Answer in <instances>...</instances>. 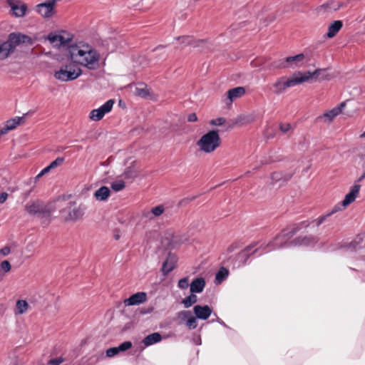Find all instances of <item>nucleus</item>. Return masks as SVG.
I'll return each mask as SVG.
<instances>
[{"label":"nucleus","instance_id":"6e6552de","mask_svg":"<svg viewBox=\"0 0 365 365\" xmlns=\"http://www.w3.org/2000/svg\"><path fill=\"white\" fill-rule=\"evenodd\" d=\"M297 73H295L292 78L282 76L278 78L272 85V91L274 94L279 95L285 92L287 88L296 86L300 84Z\"/></svg>","mask_w":365,"mask_h":365},{"label":"nucleus","instance_id":"37998d69","mask_svg":"<svg viewBox=\"0 0 365 365\" xmlns=\"http://www.w3.org/2000/svg\"><path fill=\"white\" fill-rule=\"evenodd\" d=\"M119 351L118 350L117 346L109 348L106 351V357H113L115 355L118 354Z\"/></svg>","mask_w":365,"mask_h":365},{"label":"nucleus","instance_id":"5701e85b","mask_svg":"<svg viewBox=\"0 0 365 365\" xmlns=\"http://www.w3.org/2000/svg\"><path fill=\"white\" fill-rule=\"evenodd\" d=\"M162 340V336L158 332H154L153 334H150L148 336H146L143 339V344L145 345V346H149L154 344L158 343Z\"/></svg>","mask_w":365,"mask_h":365},{"label":"nucleus","instance_id":"dca6fc26","mask_svg":"<svg viewBox=\"0 0 365 365\" xmlns=\"http://www.w3.org/2000/svg\"><path fill=\"white\" fill-rule=\"evenodd\" d=\"M177 40L180 42L181 45V46L180 47V49H182L184 47L187 46L199 47L201 45L205 43V41L204 40H195L192 38V36H179L177 38Z\"/></svg>","mask_w":365,"mask_h":365},{"label":"nucleus","instance_id":"49530a36","mask_svg":"<svg viewBox=\"0 0 365 365\" xmlns=\"http://www.w3.org/2000/svg\"><path fill=\"white\" fill-rule=\"evenodd\" d=\"M225 123V118H215V119H212L210 121V123L211 125H212L219 126V125H223Z\"/></svg>","mask_w":365,"mask_h":365},{"label":"nucleus","instance_id":"4468645a","mask_svg":"<svg viewBox=\"0 0 365 365\" xmlns=\"http://www.w3.org/2000/svg\"><path fill=\"white\" fill-rule=\"evenodd\" d=\"M7 4L11 7L13 14L16 17H22L26 14L27 6L19 0H7Z\"/></svg>","mask_w":365,"mask_h":365},{"label":"nucleus","instance_id":"a211bd4d","mask_svg":"<svg viewBox=\"0 0 365 365\" xmlns=\"http://www.w3.org/2000/svg\"><path fill=\"white\" fill-rule=\"evenodd\" d=\"M193 312L197 319L206 320L211 315L212 309L208 305H195Z\"/></svg>","mask_w":365,"mask_h":365},{"label":"nucleus","instance_id":"423d86ee","mask_svg":"<svg viewBox=\"0 0 365 365\" xmlns=\"http://www.w3.org/2000/svg\"><path fill=\"white\" fill-rule=\"evenodd\" d=\"M220 144L221 139L217 130H210L197 142L200 150L205 153L215 151Z\"/></svg>","mask_w":365,"mask_h":365},{"label":"nucleus","instance_id":"9b49d317","mask_svg":"<svg viewBox=\"0 0 365 365\" xmlns=\"http://www.w3.org/2000/svg\"><path fill=\"white\" fill-rule=\"evenodd\" d=\"M114 103L115 101L113 99L107 101L98 108L93 109L91 111L89 115L90 118L94 121H98L101 120L106 113L110 112Z\"/></svg>","mask_w":365,"mask_h":365},{"label":"nucleus","instance_id":"7c9ffc66","mask_svg":"<svg viewBox=\"0 0 365 365\" xmlns=\"http://www.w3.org/2000/svg\"><path fill=\"white\" fill-rule=\"evenodd\" d=\"M338 115V110L334 108L325 112L322 115L319 116L318 118L320 120L322 118H326L327 119L328 122L330 123Z\"/></svg>","mask_w":365,"mask_h":365},{"label":"nucleus","instance_id":"cd10ccee","mask_svg":"<svg viewBox=\"0 0 365 365\" xmlns=\"http://www.w3.org/2000/svg\"><path fill=\"white\" fill-rule=\"evenodd\" d=\"M29 308V304L26 300L19 299L16 303L15 314H23Z\"/></svg>","mask_w":365,"mask_h":365},{"label":"nucleus","instance_id":"864d4df0","mask_svg":"<svg viewBox=\"0 0 365 365\" xmlns=\"http://www.w3.org/2000/svg\"><path fill=\"white\" fill-rule=\"evenodd\" d=\"M8 194L5 192H3L0 194V204H3L4 202H5V201L7 200L8 198Z\"/></svg>","mask_w":365,"mask_h":365},{"label":"nucleus","instance_id":"473e14b6","mask_svg":"<svg viewBox=\"0 0 365 365\" xmlns=\"http://www.w3.org/2000/svg\"><path fill=\"white\" fill-rule=\"evenodd\" d=\"M228 274V270L225 267H221L216 274L215 280L218 282H221L227 277Z\"/></svg>","mask_w":365,"mask_h":365},{"label":"nucleus","instance_id":"1a4fd4ad","mask_svg":"<svg viewBox=\"0 0 365 365\" xmlns=\"http://www.w3.org/2000/svg\"><path fill=\"white\" fill-rule=\"evenodd\" d=\"M25 210L30 215H37L41 218H48L51 215L49 208L39 201L27 203L25 206Z\"/></svg>","mask_w":365,"mask_h":365},{"label":"nucleus","instance_id":"2f4dec72","mask_svg":"<svg viewBox=\"0 0 365 365\" xmlns=\"http://www.w3.org/2000/svg\"><path fill=\"white\" fill-rule=\"evenodd\" d=\"M197 301V297L194 293H192L188 297H185L182 299V303L183 304L185 308L190 307L192 304L196 303Z\"/></svg>","mask_w":365,"mask_h":365},{"label":"nucleus","instance_id":"c9c22d12","mask_svg":"<svg viewBox=\"0 0 365 365\" xmlns=\"http://www.w3.org/2000/svg\"><path fill=\"white\" fill-rule=\"evenodd\" d=\"M292 174L286 175L284 177H282V174L281 173H273L272 174V180L274 181H279L283 180L284 181H287L292 178Z\"/></svg>","mask_w":365,"mask_h":365},{"label":"nucleus","instance_id":"e2e57ef3","mask_svg":"<svg viewBox=\"0 0 365 365\" xmlns=\"http://www.w3.org/2000/svg\"><path fill=\"white\" fill-rule=\"evenodd\" d=\"M120 235H119L118 232H116V233H115V234H114V238H115L116 240H119V239H120Z\"/></svg>","mask_w":365,"mask_h":365},{"label":"nucleus","instance_id":"a19ab883","mask_svg":"<svg viewBox=\"0 0 365 365\" xmlns=\"http://www.w3.org/2000/svg\"><path fill=\"white\" fill-rule=\"evenodd\" d=\"M133 344L130 341H126L120 344L118 346H117L118 350L120 352L125 351L132 347Z\"/></svg>","mask_w":365,"mask_h":365},{"label":"nucleus","instance_id":"9d476101","mask_svg":"<svg viewBox=\"0 0 365 365\" xmlns=\"http://www.w3.org/2000/svg\"><path fill=\"white\" fill-rule=\"evenodd\" d=\"M326 69L317 68L313 72H297L299 79L301 80L300 84L304 82H307L312 78L315 81L327 79L329 76L326 73Z\"/></svg>","mask_w":365,"mask_h":365},{"label":"nucleus","instance_id":"de8ad7c7","mask_svg":"<svg viewBox=\"0 0 365 365\" xmlns=\"http://www.w3.org/2000/svg\"><path fill=\"white\" fill-rule=\"evenodd\" d=\"M63 361H64V359L63 357H58V358L50 359L48 361V364H49V365H60Z\"/></svg>","mask_w":365,"mask_h":365},{"label":"nucleus","instance_id":"09e8293b","mask_svg":"<svg viewBox=\"0 0 365 365\" xmlns=\"http://www.w3.org/2000/svg\"><path fill=\"white\" fill-rule=\"evenodd\" d=\"M135 93L138 96L143 98L146 97L149 93L147 89L140 88H137L135 90Z\"/></svg>","mask_w":365,"mask_h":365},{"label":"nucleus","instance_id":"c03bdc74","mask_svg":"<svg viewBox=\"0 0 365 365\" xmlns=\"http://www.w3.org/2000/svg\"><path fill=\"white\" fill-rule=\"evenodd\" d=\"M178 286L181 289H185L189 286L188 277H184L178 281Z\"/></svg>","mask_w":365,"mask_h":365},{"label":"nucleus","instance_id":"79ce46f5","mask_svg":"<svg viewBox=\"0 0 365 365\" xmlns=\"http://www.w3.org/2000/svg\"><path fill=\"white\" fill-rule=\"evenodd\" d=\"M64 158L62 157H58L56 160L52 161L49 165L48 167L51 170L57 168L58 166L61 165L64 162Z\"/></svg>","mask_w":365,"mask_h":365},{"label":"nucleus","instance_id":"39448f33","mask_svg":"<svg viewBox=\"0 0 365 365\" xmlns=\"http://www.w3.org/2000/svg\"><path fill=\"white\" fill-rule=\"evenodd\" d=\"M28 36L21 34L11 33L6 41H0V60H4L13 53L17 46L24 43Z\"/></svg>","mask_w":365,"mask_h":365},{"label":"nucleus","instance_id":"f704fd0d","mask_svg":"<svg viewBox=\"0 0 365 365\" xmlns=\"http://www.w3.org/2000/svg\"><path fill=\"white\" fill-rule=\"evenodd\" d=\"M123 175L126 179H134L137 177V172L133 167L130 166L125 170Z\"/></svg>","mask_w":365,"mask_h":365},{"label":"nucleus","instance_id":"4be33fe9","mask_svg":"<svg viewBox=\"0 0 365 365\" xmlns=\"http://www.w3.org/2000/svg\"><path fill=\"white\" fill-rule=\"evenodd\" d=\"M205 287V280L202 277L195 278L190 284L191 293H201Z\"/></svg>","mask_w":365,"mask_h":365},{"label":"nucleus","instance_id":"680f3d73","mask_svg":"<svg viewBox=\"0 0 365 365\" xmlns=\"http://www.w3.org/2000/svg\"><path fill=\"white\" fill-rule=\"evenodd\" d=\"M365 178V170L363 172L359 178L358 181L360 182Z\"/></svg>","mask_w":365,"mask_h":365},{"label":"nucleus","instance_id":"72a5a7b5","mask_svg":"<svg viewBox=\"0 0 365 365\" xmlns=\"http://www.w3.org/2000/svg\"><path fill=\"white\" fill-rule=\"evenodd\" d=\"M272 66L274 68L277 69H286L288 68L287 63L286 61V58H280L279 60L274 61L272 63Z\"/></svg>","mask_w":365,"mask_h":365},{"label":"nucleus","instance_id":"a878e982","mask_svg":"<svg viewBox=\"0 0 365 365\" xmlns=\"http://www.w3.org/2000/svg\"><path fill=\"white\" fill-rule=\"evenodd\" d=\"M245 93V89L243 87L234 88L227 91V98L230 101H232L234 99L243 96Z\"/></svg>","mask_w":365,"mask_h":365},{"label":"nucleus","instance_id":"bb28decb","mask_svg":"<svg viewBox=\"0 0 365 365\" xmlns=\"http://www.w3.org/2000/svg\"><path fill=\"white\" fill-rule=\"evenodd\" d=\"M110 193V191L108 187L102 186L96 191L94 196L98 200L103 201L109 197Z\"/></svg>","mask_w":365,"mask_h":365},{"label":"nucleus","instance_id":"0eeeda50","mask_svg":"<svg viewBox=\"0 0 365 365\" xmlns=\"http://www.w3.org/2000/svg\"><path fill=\"white\" fill-rule=\"evenodd\" d=\"M360 187V185H354L351 187L350 192L345 195V197L343 200L341 205H335L330 212H328L326 214L319 216L316 220L317 227L320 226L326 220L327 217H330L331 215L336 213V212L341 210L342 207H345L347 205H350L351 202H353L359 192Z\"/></svg>","mask_w":365,"mask_h":365},{"label":"nucleus","instance_id":"7ed1b4c3","mask_svg":"<svg viewBox=\"0 0 365 365\" xmlns=\"http://www.w3.org/2000/svg\"><path fill=\"white\" fill-rule=\"evenodd\" d=\"M257 242H252L238 252L232 259L233 268H240L249 263V259L252 256L259 257L262 249L265 248L263 245L257 246Z\"/></svg>","mask_w":365,"mask_h":365},{"label":"nucleus","instance_id":"f8f14e48","mask_svg":"<svg viewBox=\"0 0 365 365\" xmlns=\"http://www.w3.org/2000/svg\"><path fill=\"white\" fill-rule=\"evenodd\" d=\"M48 40L53 44L54 46L61 47L66 46L72 40V36L66 31L60 33H50L48 36Z\"/></svg>","mask_w":365,"mask_h":365},{"label":"nucleus","instance_id":"69168bd1","mask_svg":"<svg viewBox=\"0 0 365 365\" xmlns=\"http://www.w3.org/2000/svg\"><path fill=\"white\" fill-rule=\"evenodd\" d=\"M195 343H196V344H197V345H199V344H201V339H200V337H198V339H197V340L196 341V342H195Z\"/></svg>","mask_w":365,"mask_h":365},{"label":"nucleus","instance_id":"e433bc0d","mask_svg":"<svg viewBox=\"0 0 365 365\" xmlns=\"http://www.w3.org/2000/svg\"><path fill=\"white\" fill-rule=\"evenodd\" d=\"M110 187L114 191L119 192L124 189L125 182L123 180H115L111 183Z\"/></svg>","mask_w":365,"mask_h":365},{"label":"nucleus","instance_id":"774afa93","mask_svg":"<svg viewBox=\"0 0 365 365\" xmlns=\"http://www.w3.org/2000/svg\"><path fill=\"white\" fill-rule=\"evenodd\" d=\"M195 198V197H192L189 198V199L188 198L187 199H185V200H182V202L185 201V200L191 201V200H194Z\"/></svg>","mask_w":365,"mask_h":365},{"label":"nucleus","instance_id":"6e6d98bb","mask_svg":"<svg viewBox=\"0 0 365 365\" xmlns=\"http://www.w3.org/2000/svg\"><path fill=\"white\" fill-rule=\"evenodd\" d=\"M345 106H346V103L341 102L336 107H334V109H336L338 110V114H340L341 113L343 108H344Z\"/></svg>","mask_w":365,"mask_h":365},{"label":"nucleus","instance_id":"bf43d9fd","mask_svg":"<svg viewBox=\"0 0 365 365\" xmlns=\"http://www.w3.org/2000/svg\"><path fill=\"white\" fill-rule=\"evenodd\" d=\"M153 309V308H150L148 309H141L140 313L143 314H148V313L152 312Z\"/></svg>","mask_w":365,"mask_h":365},{"label":"nucleus","instance_id":"f257e3e1","mask_svg":"<svg viewBox=\"0 0 365 365\" xmlns=\"http://www.w3.org/2000/svg\"><path fill=\"white\" fill-rule=\"evenodd\" d=\"M68 58L88 70H96L100 65L101 54L92 45L84 41L71 43L67 48Z\"/></svg>","mask_w":365,"mask_h":365},{"label":"nucleus","instance_id":"4c0bfd02","mask_svg":"<svg viewBox=\"0 0 365 365\" xmlns=\"http://www.w3.org/2000/svg\"><path fill=\"white\" fill-rule=\"evenodd\" d=\"M190 311H186V310H183V311H180L179 312L177 313L176 314V317H177V319L178 320H180V324L182 322H187L188 317H190Z\"/></svg>","mask_w":365,"mask_h":365},{"label":"nucleus","instance_id":"603ef678","mask_svg":"<svg viewBox=\"0 0 365 365\" xmlns=\"http://www.w3.org/2000/svg\"><path fill=\"white\" fill-rule=\"evenodd\" d=\"M197 120V117L195 113H190L187 115V121L188 122H196Z\"/></svg>","mask_w":365,"mask_h":365},{"label":"nucleus","instance_id":"ddd939ff","mask_svg":"<svg viewBox=\"0 0 365 365\" xmlns=\"http://www.w3.org/2000/svg\"><path fill=\"white\" fill-rule=\"evenodd\" d=\"M57 0H48L38 4L36 6V11L43 18H50L54 14V6Z\"/></svg>","mask_w":365,"mask_h":365},{"label":"nucleus","instance_id":"052dcab7","mask_svg":"<svg viewBox=\"0 0 365 365\" xmlns=\"http://www.w3.org/2000/svg\"><path fill=\"white\" fill-rule=\"evenodd\" d=\"M51 170V169L49 168L48 165L46 166V168H44L41 171V175H45L46 173H48L49 171Z\"/></svg>","mask_w":365,"mask_h":365},{"label":"nucleus","instance_id":"393cba45","mask_svg":"<svg viewBox=\"0 0 365 365\" xmlns=\"http://www.w3.org/2000/svg\"><path fill=\"white\" fill-rule=\"evenodd\" d=\"M165 211L163 205H158L153 207L150 211L143 213V216L150 220L154 217L160 216Z\"/></svg>","mask_w":365,"mask_h":365},{"label":"nucleus","instance_id":"3c124183","mask_svg":"<svg viewBox=\"0 0 365 365\" xmlns=\"http://www.w3.org/2000/svg\"><path fill=\"white\" fill-rule=\"evenodd\" d=\"M11 252L10 247L8 246H5L0 250V254L3 256L8 255Z\"/></svg>","mask_w":365,"mask_h":365},{"label":"nucleus","instance_id":"f03ea898","mask_svg":"<svg viewBox=\"0 0 365 365\" xmlns=\"http://www.w3.org/2000/svg\"><path fill=\"white\" fill-rule=\"evenodd\" d=\"M309 224L306 222L294 224L283 230L282 232L277 235L272 241L267 244H262L265 248L262 249L259 255L267 253L269 252L293 246L291 243L292 237L298 232L302 227H307Z\"/></svg>","mask_w":365,"mask_h":365},{"label":"nucleus","instance_id":"2eb2a0df","mask_svg":"<svg viewBox=\"0 0 365 365\" xmlns=\"http://www.w3.org/2000/svg\"><path fill=\"white\" fill-rule=\"evenodd\" d=\"M147 300V294L144 292H138L132 294L123 302L125 306H134L144 303Z\"/></svg>","mask_w":365,"mask_h":365},{"label":"nucleus","instance_id":"ea45409f","mask_svg":"<svg viewBox=\"0 0 365 365\" xmlns=\"http://www.w3.org/2000/svg\"><path fill=\"white\" fill-rule=\"evenodd\" d=\"M105 358L103 352H101L98 354H94L91 356L88 359V363L91 365L95 364L98 363V361L103 360Z\"/></svg>","mask_w":365,"mask_h":365},{"label":"nucleus","instance_id":"20e7f679","mask_svg":"<svg viewBox=\"0 0 365 365\" xmlns=\"http://www.w3.org/2000/svg\"><path fill=\"white\" fill-rule=\"evenodd\" d=\"M82 73L83 71L80 66L71 61L63 64L59 70L55 71L53 76L56 79L66 82L77 79L82 75Z\"/></svg>","mask_w":365,"mask_h":365},{"label":"nucleus","instance_id":"4d7b16f0","mask_svg":"<svg viewBox=\"0 0 365 365\" xmlns=\"http://www.w3.org/2000/svg\"><path fill=\"white\" fill-rule=\"evenodd\" d=\"M356 247H357V243L355 242H351L349 245V246H347L348 249L354 250H356Z\"/></svg>","mask_w":365,"mask_h":365},{"label":"nucleus","instance_id":"13d9d810","mask_svg":"<svg viewBox=\"0 0 365 365\" xmlns=\"http://www.w3.org/2000/svg\"><path fill=\"white\" fill-rule=\"evenodd\" d=\"M9 130H7V127L4 126L3 128H0V136L6 134Z\"/></svg>","mask_w":365,"mask_h":365},{"label":"nucleus","instance_id":"412c9836","mask_svg":"<svg viewBox=\"0 0 365 365\" xmlns=\"http://www.w3.org/2000/svg\"><path fill=\"white\" fill-rule=\"evenodd\" d=\"M84 215V209L81 207H76L71 210L65 217L66 221L76 222Z\"/></svg>","mask_w":365,"mask_h":365},{"label":"nucleus","instance_id":"b1692460","mask_svg":"<svg viewBox=\"0 0 365 365\" xmlns=\"http://www.w3.org/2000/svg\"><path fill=\"white\" fill-rule=\"evenodd\" d=\"M343 24L341 21L337 20L333 21L328 27V32L327 36L328 38H333L342 28Z\"/></svg>","mask_w":365,"mask_h":365},{"label":"nucleus","instance_id":"f3484780","mask_svg":"<svg viewBox=\"0 0 365 365\" xmlns=\"http://www.w3.org/2000/svg\"><path fill=\"white\" fill-rule=\"evenodd\" d=\"M304 60L305 56L303 53L286 57L288 68H297L302 67L304 63Z\"/></svg>","mask_w":365,"mask_h":365},{"label":"nucleus","instance_id":"338daca9","mask_svg":"<svg viewBox=\"0 0 365 365\" xmlns=\"http://www.w3.org/2000/svg\"><path fill=\"white\" fill-rule=\"evenodd\" d=\"M43 175H41V172L36 176V179H38L40 178L41 177H42Z\"/></svg>","mask_w":365,"mask_h":365},{"label":"nucleus","instance_id":"c85d7f7f","mask_svg":"<svg viewBox=\"0 0 365 365\" xmlns=\"http://www.w3.org/2000/svg\"><path fill=\"white\" fill-rule=\"evenodd\" d=\"M24 121L23 117H15L7 120L4 125L7 127V130H13L16 128L17 125H20Z\"/></svg>","mask_w":365,"mask_h":365},{"label":"nucleus","instance_id":"6ab92c4d","mask_svg":"<svg viewBox=\"0 0 365 365\" xmlns=\"http://www.w3.org/2000/svg\"><path fill=\"white\" fill-rule=\"evenodd\" d=\"M317 238L312 235L298 237L292 240L293 246H311L317 242Z\"/></svg>","mask_w":365,"mask_h":365},{"label":"nucleus","instance_id":"aec40b11","mask_svg":"<svg viewBox=\"0 0 365 365\" xmlns=\"http://www.w3.org/2000/svg\"><path fill=\"white\" fill-rule=\"evenodd\" d=\"M176 262V257L169 253L166 260L163 264L162 272L163 274L166 275L172 272L175 267Z\"/></svg>","mask_w":365,"mask_h":365},{"label":"nucleus","instance_id":"58836bf2","mask_svg":"<svg viewBox=\"0 0 365 365\" xmlns=\"http://www.w3.org/2000/svg\"><path fill=\"white\" fill-rule=\"evenodd\" d=\"M196 319H197L195 317L192 316V313L190 312V317H188L185 324L186 326L188 327V329H194L197 327V321H196Z\"/></svg>","mask_w":365,"mask_h":365},{"label":"nucleus","instance_id":"5fc2aeb1","mask_svg":"<svg viewBox=\"0 0 365 365\" xmlns=\"http://www.w3.org/2000/svg\"><path fill=\"white\" fill-rule=\"evenodd\" d=\"M238 248V245L237 243H232L227 247V252L231 253L234 252L236 249Z\"/></svg>","mask_w":365,"mask_h":365},{"label":"nucleus","instance_id":"8fccbe9b","mask_svg":"<svg viewBox=\"0 0 365 365\" xmlns=\"http://www.w3.org/2000/svg\"><path fill=\"white\" fill-rule=\"evenodd\" d=\"M290 128L291 125L289 123H280L279 125V129L284 133L288 132Z\"/></svg>","mask_w":365,"mask_h":365},{"label":"nucleus","instance_id":"a18cd8bd","mask_svg":"<svg viewBox=\"0 0 365 365\" xmlns=\"http://www.w3.org/2000/svg\"><path fill=\"white\" fill-rule=\"evenodd\" d=\"M0 266H1V269L4 272H9L11 270V264L7 260H4V261L1 262Z\"/></svg>","mask_w":365,"mask_h":365},{"label":"nucleus","instance_id":"0e129e2a","mask_svg":"<svg viewBox=\"0 0 365 365\" xmlns=\"http://www.w3.org/2000/svg\"><path fill=\"white\" fill-rule=\"evenodd\" d=\"M217 322H218L220 324H222V325H223V326L226 327V324H225V322H224L223 321H222L220 319H219L217 320Z\"/></svg>","mask_w":365,"mask_h":365},{"label":"nucleus","instance_id":"c756f323","mask_svg":"<svg viewBox=\"0 0 365 365\" xmlns=\"http://www.w3.org/2000/svg\"><path fill=\"white\" fill-rule=\"evenodd\" d=\"M341 7V4L339 3H336L334 1H329L324 4H323L321 6V9L328 10V11H336Z\"/></svg>","mask_w":365,"mask_h":365}]
</instances>
